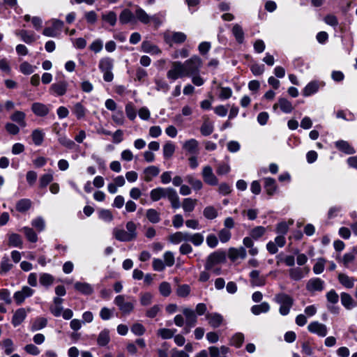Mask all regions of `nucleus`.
<instances>
[{
    "label": "nucleus",
    "instance_id": "1",
    "mask_svg": "<svg viewBox=\"0 0 357 357\" xmlns=\"http://www.w3.org/2000/svg\"><path fill=\"white\" fill-rule=\"evenodd\" d=\"M168 240L174 245H178L184 242H191L195 246L199 247L204 243V237L202 233L176 231L170 234Z\"/></svg>",
    "mask_w": 357,
    "mask_h": 357
},
{
    "label": "nucleus",
    "instance_id": "2",
    "mask_svg": "<svg viewBox=\"0 0 357 357\" xmlns=\"http://www.w3.org/2000/svg\"><path fill=\"white\" fill-rule=\"evenodd\" d=\"M135 300L133 297L126 295L116 296L114 303L119 307L123 315L130 314L135 309Z\"/></svg>",
    "mask_w": 357,
    "mask_h": 357
},
{
    "label": "nucleus",
    "instance_id": "3",
    "mask_svg": "<svg viewBox=\"0 0 357 357\" xmlns=\"http://www.w3.org/2000/svg\"><path fill=\"white\" fill-rule=\"evenodd\" d=\"M273 301L280 305L279 312L282 316H287L289 314L294 303V298L285 293L275 294Z\"/></svg>",
    "mask_w": 357,
    "mask_h": 357
},
{
    "label": "nucleus",
    "instance_id": "4",
    "mask_svg": "<svg viewBox=\"0 0 357 357\" xmlns=\"http://www.w3.org/2000/svg\"><path fill=\"white\" fill-rule=\"evenodd\" d=\"M183 64L186 77H190L194 75H198L203 63L201 58L195 55L185 61Z\"/></svg>",
    "mask_w": 357,
    "mask_h": 357
},
{
    "label": "nucleus",
    "instance_id": "5",
    "mask_svg": "<svg viewBox=\"0 0 357 357\" xmlns=\"http://www.w3.org/2000/svg\"><path fill=\"white\" fill-rule=\"evenodd\" d=\"M113 67L114 60L112 58L106 56L100 59L98 68L103 73V79L107 82H110L114 79Z\"/></svg>",
    "mask_w": 357,
    "mask_h": 357
},
{
    "label": "nucleus",
    "instance_id": "6",
    "mask_svg": "<svg viewBox=\"0 0 357 357\" xmlns=\"http://www.w3.org/2000/svg\"><path fill=\"white\" fill-rule=\"evenodd\" d=\"M186 77L184 66L181 61H173L171 63V68L167 73V77L172 80L175 81L178 78Z\"/></svg>",
    "mask_w": 357,
    "mask_h": 357
},
{
    "label": "nucleus",
    "instance_id": "7",
    "mask_svg": "<svg viewBox=\"0 0 357 357\" xmlns=\"http://www.w3.org/2000/svg\"><path fill=\"white\" fill-rule=\"evenodd\" d=\"M307 330L310 333L321 337L326 336L328 333L327 326L317 321L310 322L307 326Z\"/></svg>",
    "mask_w": 357,
    "mask_h": 357
},
{
    "label": "nucleus",
    "instance_id": "8",
    "mask_svg": "<svg viewBox=\"0 0 357 357\" xmlns=\"http://www.w3.org/2000/svg\"><path fill=\"white\" fill-rule=\"evenodd\" d=\"M202 176L204 181L209 185H217L218 184V178L213 173V169L209 165L203 167Z\"/></svg>",
    "mask_w": 357,
    "mask_h": 357
},
{
    "label": "nucleus",
    "instance_id": "9",
    "mask_svg": "<svg viewBox=\"0 0 357 357\" xmlns=\"http://www.w3.org/2000/svg\"><path fill=\"white\" fill-rule=\"evenodd\" d=\"M68 87V82L62 79L52 84L50 87V92L55 96H62L67 92Z\"/></svg>",
    "mask_w": 357,
    "mask_h": 357
},
{
    "label": "nucleus",
    "instance_id": "10",
    "mask_svg": "<svg viewBox=\"0 0 357 357\" xmlns=\"http://www.w3.org/2000/svg\"><path fill=\"white\" fill-rule=\"evenodd\" d=\"M225 259V256L223 253L219 252H215L211 253L206 259L205 264L206 271H211L213 269L215 265L222 262Z\"/></svg>",
    "mask_w": 357,
    "mask_h": 357
},
{
    "label": "nucleus",
    "instance_id": "11",
    "mask_svg": "<svg viewBox=\"0 0 357 357\" xmlns=\"http://www.w3.org/2000/svg\"><path fill=\"white\" fill-rule=\"evenodd\" d=\"M35 291L28 286H24L21 290L16 291L13 298L17 305H21L26 298L31 297Z\"/></svg>",
    "mask_w": 357,
    "mask_h": 357
},
{
    "label": "nucleus",
    "instance_id": "12",
    "mask_svg": "<svg viewBox=\"0 0 357 357\" xmlns=\"http://www.w3.org/2000/svg\"><path fill=\"white\" fill-rule=\"evenodd\" d=\"M309 271L308 267H293L289 270V275L291 280L298 281L307 275Z\"/></svg>",
    "mask_w": 357,
    "mask_h": 357
},
{
    "label": "nucleus",
    "instance_id": "13",
    "mask_svg": "<svg viewBox=\"0 0 357 357\" xmlns=\"http://www.w3.org/2000/svg\"><path fill=\"white\" fill-rule=\"evenodd\" d=\"M325 282L319 278H311L306 284V289L310 292L321 291L324 289Z\"/></svg>",
    "mask_w": 357,
    "mask_h": 357
},
{
    "label": "nucleus",
    "instance_id": "14",
    "mask_svg": "<svg viewBox=\"0 0 357 357\" xmlns=\"http://www.w3.org/2000/svg\"><path fill=\"white\" fill-rule=\"evenodd\" d=\"M280 108V110L285 113L289 114L294 109V106L291 102L286 98H280L278 99V102L275 103L273 106V111H276L278 108Z\"/></svg>",
    "mask_w": 357,
    "mask_h": 357
},
{
    "label": "nucleus",
    "instance_id": "15",
    "mask_svg": "<svg viewBox=\"0 0 357 357\" xmlns=\"http://www.w3.org/2000/svg\"><path fill=\"white\" fill-rule=\"evenodd\" d=\"M247 256V252L244 247L231 248L228 251L229 258L234 261L238 259H244Z\"/></svg>",
    "mask_w": 357,
    "mask_h": 357
},
{
    "label": "nucleus",
    "instance_id": "16",
    "mask_svg": "<svg viewBox=\"0 0 357 357\" xmlns=\"http://www.w3.org/2000/svg\"><path fill=\"white\" fill-rule=\"evenodd\" d=\"M341 261L345 268L352 271L357 269V264L355 262V255L352 252L345 253Z\"/></svg>",
    "mask_w": 357,
    "mask_h": 357
},
{
    "label": "nucleus",
    "instance_id": "17",
    "mask_svg": "<svg viewBox=\"0 0 357 357\" xmlns=\"http://www.w3.org/2000/svg\"><path fill=\"white\" fill-rule=\"evenodd\" d=\"M166 198L171 203V206L174 209H178L181 206L179 197L176 191L172 188H168Z\"/></svg>",
    "mask_w": 357,
    "mask_h": 357
},
{
    "label": "nucleus",
    "instance_id": "18",
    "mask_svg": "<svg viewBox=\"0 0 357 357\" xmlns=\"http://www.w3.org/2000/svg\"><path fill=\"white\" fill-rule=\"evenodd\" d=\"M183 314L185 317V324L187 327L192 328L197 324V314L195 312L190 308H185L183 310Z\"/></svg>",
    "mask_w": 357,
    "mask_h": 357
},
{
    "label": "nucleus",
    "instance_id": "19",
    "mask_svg": "<svg viewBox=\"0 0 357 357\" xmlns=\"http://www.w3.org/2000/svg\"><path fill=\"white\" fill-rule=\"evenodd\" d=\"M31 111L38 116H45L49 113L50 108L43 103L34 102L31 105Z\"/></svg>",
    "mask_w": 357,
    "mask_h": 357
},
{
    "label": "nucleus",
    "instance_id": "20",
    "mask_svg": "<svg viewBox=\"0 0 357 357\" xmlns=\"http://www.w3.org/2000/svg\"><path fill=\"white\" fill-rule=\"evenodd\" d=\"M250 282L252 286H264L266 284V277L260 275L259 271L254 270L250 273Z\"/></svg>",
    "mask_w": 357,
    "mask_h": 357
},
{
    "label": "nucleus",
    "instance_id": "21",
    "mask_svg": "<svg viewBox=\"0 0 357 357\" xmlns=\"http://www.w3.org/2000/svg\"><path fill=\"white\" fill-rule=\"evenodd\" d=\"M10 119L12 121L17 123L21 128L26 126V114L24 112L15 111L10 115Z\"/></svg>",
    "mask_w": 357,
    "mask_h": 357
},
{
    "label": "nucleus",
    "instance_id": "22",
    "mask_svg": "<svg viewBox=\"0 0 357 357\" xmlns=\"http://www.w3.org/2000/svg\"><path fill=\"white\" fill-rule=\"evenodd\" d=\"M15 34L16 36H20L21 40L27 44H31L36 40L34 33L27 30L22 29L17 31Z\"/></svg>",
    "mask_w": 357,
    "mask_h": 357
},
{
    "label": "nucleus",
    "instance_id": "23",
    "mask_svg": "<svg viewBox=\"0 0 357 357\" xmlns=\"http://www.w3.org/2000/svg\"><path fill=\"white\" fill-rule=\"evenodd\" d=\"M76 291L84 295H91L93 292V287L87 282H77L74 284Z\"/></svg>",
    "mask_w": 357,
    "mask_h": 357
},
{
    "label": "nucleus",
    "instance_id": "24",
    "mask_svg": "<svg viewBox=\"0 0 357 357\" xmlns=\"http://www.w3.org/2000/svg\"><path fill=\"white\" fill-rule=\"evenodd\" d=\"M206 319L208 320V324L213 328L219 327L223 321L222 316L215 312L207 314Z\"/></svg>",
    "mask_w": 357,
    "mask_h": 357
},
{
    "label": "nucleus",
    "instance_id": "25",
    "mask_svg": "<svg viewBox=\"0 0 357 357\" xmlns=\"http://www.w3.org/2000/svg\"><path fill=\"white\" fill-rule=\"evenodd\" d=\"M168 188H156L151 190L150 197L153 202H157L162 198H166Z\"/></svg>",
    "mask_w": 357,
    "mask_h": 357
},
{
    "label": "nucleus",
    "instance_id": "26",
    "mask_svg": "<svg viewBox=\"0 0 357 357\" xmlns=\"http://www.w3.org/2000/svg\"><path fill=\"white\" fill-rule=\"evenodd\" d=\"M135 20L147 24L151 22V16L142 8L137 7L135 11Z\"/></svg>",
    "mask_w": 357,
    "mask_h": 357
},
{
    "label": "nucleus",
    "instance_id": "27",
    "mask_svg": "<svg viewBox=\"0 0 357 357\" xmlns=\"http://www.w3.org/2000/svg\"><path fill=\"white\" fill-rule=\"evenodd\" d=\"M183 149L190 153L195 154L198 152L199 142L195 139H190L183 144Z\"/></svg>",
    "mask_w": 357,
    "mask_h": 357
},
{
    "label": "nucleus",
    "instance_id": "28",
    "mask_svg": "<svg viewBox=\"0 0 357 357\" xmlns=\"http://www.w3.org/2000/svg\"><path fill=\"white\" fill-rule=\"evenodd\" d=\"M210 357H227L229 352V348L222 346L220 348L216 347H210L208 348Z\"/></svg>",
    "mask_w": 357,
    "mask_h": 357
},
{
    "label": "nucleus",
    "instance_id": "29",
    "mask_svg": "<svg viewBox=\"0 0 357 357\" xmlns=\"http://www.w3.org/2000/svg\"><path fill=\"white\" fill-rule=\"evenodd\" d=\"M119 22L122 24L135 22V13L129 9H124L119 15Z\"/></svg>",
    "mask_w": 357,
    "mask_h": 357
},
{
    "label": "nucleus",
    "instance_id": "30",
    "mask_svg": "<svg viewBox=\"0 0 357 357\" xmlns=\"http://www.w3.org/2000/svg\"><path fill=\"white\" fill-rule=\"evenodd\" d=\"M160 173V169L156 166H149L146 167L144 170V181L146 182H149L152 181V179L157 176Z\"/></svg>",
    "mask_w": 357,
    "mask_h": 357
},
{
    "label": "nucleus",
    "instance_id": "31",
    "mask_svg": "<svg viewBox=\"0 0 357 357\" xmlns=\"http://www.w3.org/2000/svg\"><path fill=\"white\" fill-rule=\"evenodd\" d=\"M319 83L317 81H312L309 82L303 89V95L304 96H310L318 91L319 89Z\"/></svg>",
    "mask_w": 357,
    "mask_h": 357
},
{
    "label": "nucleus",
    "instance_id": "32",
    "mask_svg": "<svg viewBox=\"0 0 357 357\" xmlns=\"http://www.w3.org/2000/svg\"><path fill=\"white\" fill-rule=\"evenodd\" d=\"M113 236L121 242H130V238L126 233V229L115 227L112 231Z\"/></svg>",
    "mask_w": 357,
    "mask_h": 357
},
{
    "label": "nucleus",
    "instance_id": "33",
    "mask_svg": "<svg viewBox=\"0 0 357 357\" xmlns=\"http://www.w3.org/2000/svg\"><path fill=\"white\" fill-rule=\"evenodd\" d=\"M72 112L77 119H82L85 117L87 109L81 102H77L73 105Z\"/></svg>",
    "mask_w": 357,
    "mask_h": 357
},
{
    "label": "nucleus",
    "instance_id": "34",
    "mask_svg": "<svg viewBox=\"0 0 357 357\" xmlns=\"http://www.w3.org/2000/svg\"><path fill=\"white\" fill-rule=\"evenodd\" d=\"M335 146L340 151L344 152L346 154L355 153L356 151L347 141L340 140L335 142Z\"/></svg>",
    "mask_w": 357,
    "mask_h": 357
},
{
    "label": "nucleus",
    "instance_id": "35",
    "mask_svg": "<svg viewBox=\"0 0 357 357\" xmlns=\"http://www.w3.org/2000/svg\"><path fill=\"white\" fill-rule=\"evenodd\" d=\"M137 226L133 221H128L126 225V231L130 241L135 240L137 237Z\"/></svg>",
    "mask_w": 357,
    "mask_h": 357
},
{
    "label": "nucleus",
    "instance_id": "36",
    "mask_svg": "<svg viewBox=\"0 0 357 357\" xmlns=\"http://www.w3.org/2000/svg\"><path fill=\"white\" fill-rule=\"evenodd\" d=\"M26 312L24 308L17 310L13 317L12 324L14 326H19L26 318Z\"/></svg>",
    "mask_w": 357,
    "mask_h": 357
},
{
    "label": "nucleus",
    "instance_id": "37",
    "mask_svg": "<svg viewBox=\"0 0 357 357\" xmlns=\"http://www.w3.org/2000/svg\"><path fill=\"white\" fill-rule=\"evenodd\" d=\"M142 50L144 52L151 54H160L161 53V50L158 46L151 44L149 41H144L142 43Z\"/></svg>",
    "mask_w": 357,
    "mask_h": 357
},
{
    "label": "nucleus",
    "instance_id": "38",
    "mask_svg": "<svg viewBox=\"0 0 357 357\" xmlns=\"http://www.w3.org/2000/svg\"><path fill=\"white\" fill-rule=\"evenodd\" d=\"M47 324V319L44 317H37L31 323L30 329L31 331H37L44 328Z\"/></svg>",
    "mask_w": 357,
    "mask_h": 357
},
{
    "label": "nucleus",
    "instance_id": "39",
    "mask_svg": "<svg viewBox=\"0 0 357 357\" xmlns=\"http://www.w3.org/2000/svg\"><path fill=\"white\" fill-rule=\"evenodd\" d=\"M338 280L342 285L347 289H351L354 286L355 279L344 273H340L338 275Z\"/></svg>",
    "mask_w": 357,
    "mask_h": 357
},
{
    "label": "nucleus",
    "instance_id": "40",
    "mask_svg": "<svg viewBox=\"0 0 357 357\" xmlns=\"http://www.w3.org/2000/svg\"><path fill=\"white\" fill-rule=\"evenodd\" d=\"M36 69V66H33L26 61H22L19 66V71L24 75H31Z\"/></svg>",
    "mask_w": 357,
    "mask_h": 357
},
{
    "label": "nucleus",
    "instance_id": "41",
    "mask_svg": "<svg viewBox=\"0 0 357 357\" xmlns=\"http://www.w3.org/2000/svg\"><path fill=\"white\" fill-rule=\"evenodd\" d=\"M340 296L341 303L347 309L350 310L356 306V303L349 294L342 292Z\"/></svg>",
    "mask_w": 357,
    "mask_h": 357
},
{
    "label": "nucleus",
    "instance_id": "42",
    "mask_svg": "<svg viewBox=\"0 0 357 357\" xmlns=\"http://www.w3.org/2000/svg\"><path fill=\"white\" fill-rule=\"evenodd\" d=\"M264 188L269 195H273L277 190L275 180L269 177L265 178Z\"/></svg>",
    "mask_w": 357,
    "mask_h": 357
},
{
    "label": "nucleus",
    "instance_id": "43",
    "mask_svg": "<svg viewBox=\"0 0 357 357\" xmlns=\"http://www.w3.org/2000/svg\"><path fill=\"white\" fill-rule=\"evenodd\" d=\"M270 310V305L267 302H263L259 305H255L251 307V312L255 315H259L261 313L268 312Z\"/></svg>",
    "mask_w": 357,
    "mask_h": 357
},
{
    "label": "nucleus",
    "instance_id": "44",
    "mask_svg": "<svg viewBox=\"0 0 357 357\" xmlns=\"http://www.w3.org/2000/svg\"><path fill=\"white\" fill-rule=\"evenodd\" d=\"M54 179L52 171H50L48 173L42 174L39 178V188H46Z\"/></svg>",
    "mask_w": 357,
    "mask_h": 357
},
{
    "label": "nucleus",
    "instance_id": "45",
    "mask_svg": "<svg viewBox=\"0 0 357 357\" xmlns=\"http://www.w3.org/2000/svg\"><path fill=\"white\" fill-rule=\"evenodd\" d=\"M110 341L109 332L107 329L102 330L98 335L97 343L100 347L106 346Z\"/></svg>",
    "mask_w": 357,
    "mask_h": 357
},
{
    "label": "nucleus",
    "instance_id": "46",
    "mask_svg": "<svg viewBox=\"0 0 357 357\" xmlns=\"http://www.w3.org/2000/svg\"><path fill=\"white\" fill-rule=\"evenodd\" d=\"M1 344L2 345L3 349H4L5 354H6L7 356L11 354L16 349V347L14 344L13 341L10 338H7L2 340Z\"/></svg>",
    "mask_w": 357,
    "mask_h": 357
},
{
    "label": "nucleus",
    "instance_id": "47",
    "mask_svg": "<svg viewBox=\"0 0 357 357\" xmlns=\"http://www.w3.org/2000/svg\"><path fill=\"white\" fill-rule=\"evenodd\" d=\"M197 204V199L192 198H185L183 200L182 208L185 213H190L192 212Z\"/></svg>",
    "mask_w": 357,
    "mask_h": 357
},
{
    "label": "nucleus",
    "instance_id": "48",
    "mask_svg": "<svg viewBox=\"0 0 357 357\" xmlns=\"http://www.w3.org/2000/svg\"><path fill=\"white\" fill-rule=\"evenodd\" d=\"M112 121L118 126H123L125 123L126 118L121 109L114 111L112 115Z\"/></svg>",
    "mask_w": 357,
    "mask_h": 357
},
{
    "label": "nucleus",
    "instance_id": "49",
    "mask_svg": "<svg viewBox=\"0 0 357 357\" xmlns=\"http://www.w3.org/2000/svg\"><path fill=\"white\" fill-rule=\"evenodd\" d=\"M146 216L149 222L155 224L160 221V213L154 208H149L146 212Z\"/></svg>",
    "mask_w": 357,
    "mask_h": 357
},
{
    "label": "nucleus",
    "instance_id": "50",
    "mask_svg": "<svg viewBox=\"0 0 357 357\" xmlns=\"http://www.w3.org/2000/svg\"><path fill=\"white\" fill-rule=\"evenodd\" d=\"M232 33L235 37L236 40L238 43H242L244 40V31L242 27L238 24H235L232 28Z\"/></svg>",
    "mask_w": 357,
    "mask_h": 357
},
{
    "label": "nucleus",
    "instance_id": "51",
    "mask_svg": "<svg viewBox=\"0 0 357 357\" xmlns=\"http://www.w3.org/2000/svg\"><path fill=\"white\" fill-rule=\"evenodd\" d=\"M230 170L231 167L228 162H220L216 165V173L219 176L227 174Z\"/></svg>",
    "mask_w": 357,
    "mask_h": 357
},
{
    "label": "nucleus",
    "instance_id": "52",
    "mask_svg": "<svg viewBox=\"0 0 357 357\" xmlns=\"http://www.w3.org/2000/svg\"><path fill=\"white\" fill-rule=\"evenodd\" d=\"M102 19L103 21L108 23L110 26H115L117 21L116 14L114 11H109L102 15Z\"/></svg>",
    "mask_w": 357,
    "mask_h": 357
},
{
    "label": "nucleus",
    "instance_id": "53",
    "mask_svg": "<svg viewBox=\"0 0 357 357\" xmlns=\"http://www.w3.org/2000/svg\"><path fill=\"white\" fill-rule=\"evenodd\" d=\"M31 206V202L29 199H22L16 204V209L19 212H25L28 211Z\"/></svg>",
    "mask_w": 357,
    "mask_h": 357
},
{
    "label": "nucleus",
    "instance_id": "54",
    "mask_svg": "<svg viewBox=\"0 0 357 357\" xmlns=\"http://www.w3.org/2000/svg\"><path fill=\"white\" fill-rule=\"evenodd\" d=\"M21 231L24 234L25 236L30 242L36 243L38 241L37 234L32 228L24 227L21 229Z\"/></svg>",
    "mask_w": 357,
    "mask_h": 357
},
{
    "label": "nucleus",
    "instance_id": "55",
    "mask_svg": "<svg viewBox=\"0 0 357 357\" xmlns=\"http://www.w3.org/2000/svg\"><path fill=\"white\" fill-rule=\"evenodd\" d=\"M175 145L172 142H168L163 146V156L166 159L170 158L175 151Z\"/></svg>",
    "mask_w": 357,
    "mask_h": 357
},
{
    "label": "nucleus",
    "instance_id": "56",
    "mask_svg": "<svg viewBox=\"0 0 357 357\" xmlns=\"http://www.w3.org/2000/svg\"><path fill=\"white\" fill-rule=\"evenodd\" d=\"M153 295L151 292H142L139 294V302L142 306H148L151 304Z\"/></svg>",
    "mask_w": 357,
    "mask_h": 357
},
{
    "label": "nucleus",
    "instance_id": "57",
    "mask_svg": "<svg viewBox=\"0 0 357 357\" xmlns=\"http://www.w3.org/2000/svg\"><path fill=\"white\" fill-rule=\"evenodd\" d=\"M13 268V264L10 262L8 256L4 255L0 264V273H6Z\"/></svg>",
    "mask_w": 357,
    "mask_h": 357
},
{
    "label": "nucleus",
    "instance_id": "58",
    "mask_svg": "<svg viewBox=\"0 0 357 357\" xmlns=\"http://www.w3.org/2000/svg\"><path fill=\"white\" fill-rule=\"evenodd\" d=\"M125 111H126L127 117L130 121H134L136 119V116H137L136 109H135V105H133L132 102H129L126 105Z\"/></svg>",
    "mask_w": 357,
    "mask_h": 357
},
{
    "label": "nucleus",
    "instance_id": "59",
    "mask_svg": "<svg viewBox=\"0 0 357 357\" xmlns=\"http://www.w3.org/2000/svg\"><path fill=\"white\" fill-rule=\"evenodd\" d=\"M176 332V329L160 328L157 331V335L160 336L162 339L167 340L173 337Z\"/></svg>",
    "mask_w": 357,
    "mask_h": 357
},
{
    "label": "nucleus",
    "instance_id": "60",
    "mask_svg": "<svg viewBox=\"0 0 357 357\" xmlns=\"http://www.w3.org/2000/svg\"><path fill=\"white\" fill-rule=\"evenodd\" d=\"M8 243L13 247L22 248V240L19 234H12L8 237Z\"/></svg>",
    "mask_w": 357,
    "mask_h": 357
},
{
    "label": "nucleus",
    "instance_id": "61",
    "mask_svg": "<svg viewBox=\"0 0 357 357\" xmlns=\"http://www.w3.org/2000/svg\"><path fill=\"white\" fill-rule=\"evenodd\" d=\"M31 225L34 227L38 232H41L45 230V222L43 218L37 217L31 221Z\"/></svg>",
    "mask_w": 357,
    "mask_h": 357
},
{
    "label": "nucleus",
    "instance_id": "62",
    "mask_svg": "<svg viewBox=\"0 0 357 357\" xmlns=\"http://www.w3.org/2000/svg\"><path fill=\"white\" fill-rule=\"evenodd\" d=\"M58 141L62 146L68 149H74L76 147L75 142L68 138L66 136H60Z\"/></svg>",
    "mask_w": 357,
    "mask_h": 357
},
{
    "label": "nucleus",
    "instance_id": "63",
    "mask_svg": "<svg viewBox=\"0 0 357 357\" xmlns=\"http://www.w3.org/2000/svg\"><path fill=\"white\" fill-rule=\"evenodd\" d=\"M200 132L202 135L208 136L213 132V125L211 122L206 121L200 128Z\"/></svg>",
    "mask_w": 357,
    "mask_h": 357
},
{
    "label": "nucleus",
    "instance_id": "64",
    "mask_svg": "<svg viewBox=\"0 0 357 357\" xmlns=\"http://www.w3.org/2000/svg\"><path fill=\"white\" fill-rule=\"evenodd\" d=\"M266 232V228L262 226H257L255 228H253L250 231V236L255 239L257 240L259 238H261Z\"/></svg>",
    "mask_w": 357,
    "mask_h": 357
}]
</instances>
